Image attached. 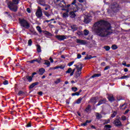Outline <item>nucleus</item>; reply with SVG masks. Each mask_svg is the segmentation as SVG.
<instances>
[{
    "label": "nucleus",
    "instance_id": "nucleus-4",
    "mask_svg": "<svg viewBox=\"0 0 130 130\" xmlns=\"http://www.w3.org/2000/svg\"><path fill=\"white\" fill-rule=\"evenodd\" d=\"M72 4H69L66 7V17H69V14L67 13H69V12H71V11L73 10V7H72Z\"/></svg>",
    "mask_w": 130,
    "mask_h": 130
},
{
    "label": "nucleus",
    "instance_id": "nucleus-46",
    "mask_svg": "<svg viewBox=\"0 0 130 130\" xmlns=\"http://www.w3.org/2000/svg\"><path fill=\"white\" fill-rule=\"evenodd\" d=\"M62 0H54V2L55 4H59V3H61Z\"/></svg>",
    "mask_w": 130,
    "mask_h": 130
},
{
    "label": "nucleus",
    "instance_id": "nucleus-15",
    "mask_svg": "<svg viewBox=\"0 0 130 130\" xmlns=\"http://www.w3.org/2000/svg\"><path fill=\"white\" fill-rule=\"evenodd\" d=\"M38 84H39L38 82H35L34 83H32L29 86L30 89H33V88H34L35 86H37Z\"/></svg>",
    "mask_w": 130,
    "mask_h": 130
},
{
    "label": "nucleus",
    "instance_id": "nucleus-6",
    "mask_svg": "<svg viewBox=\"0 0 130 130\" xmlns=\"http://www.w3.org/2000/svg\"><path fill=\"white\" fill-rule=\"evenodd\" d=\"M75 67H76V69L77 72H82V70L83 69V64L82 63H78V64H75Z\"/></svg>",
    "mask_w": 130,
    "mask_h": 130
},
{
    "label": "nucleus",
    "instance_id": "nucleus-64",
    "mask_svg": "<svg viewBox=\"0 0 130 130\" xmlns=\"http://www.w3.org/2000/svg\"><path fill=\"white\" fill-rule=\"evenodd\" d=\"M49 60L51 61V62H53V59H52V58L50 57L49 58Z\"/></svg>",
    "mask_w": 130,
    "mask_h": 130
},
{
    "label": "nucleus",
    "instance_id": "nucleus-21",
    "mask_svg": "<svg viewBox=\"0 0 130 130\" xmlns=\"http://www.w3.org/2000/svg\"><path fill=\"white\" fill-rule=\"evenodd\" d=\"M85 111H86V112H89V111H91V105H88L87 106L86 108Z\"/></svg>",
    "mask_w": 130,
    "mask_h": 130
},
{
    "label": "nucleus",
    "instance_id": "nucleus-10",
    "mask_svg": "<svg viewBox=\"0 0 130 130\" xmlns=\"http://www.w3.org/2000/svg\"><path fill=\"white\" fill-rule=\"evenodd\" d=\"M23 80L24 81H26V79L28 81V82H32V80H33V77L32 76H26V77H23Z\"/></svg>",
    "mask_w": 130,
    "mask_h": 130
},
{
    "label": "nucleus",
    "instance_id": "nucleus-55",
    "mask_svg": "<svg viewBox=\"0 0 130 130\" xmlns=\"http://www.w3.org/2000/svg\"><path fill=\"white\" fill-rule=\"evenodd\" d=\"M28 62H29V63H34L35 62V59L31 60V61H28Z\"/></svg>",
    "mask_w": 130,
    "mask_h": 130
},
{
    "label": "nucleus",
    "instance_id": "nucleus-14",
    "mask_svg": "<svg viewBox=\"0 0 130 130\" xmlns=\"http://www.w3.org/2000/svg\"><path fill=\"white\" fill-rule=\"evenodd\" d=\"M45 72V69H44V68H41L39 70V75H41V76H42V75L44 74Z\"/></svg>",
    "mask_w": 130,
    "mask_h": 130
},
{
    "label": "nucleus",
    "instance_id": "nucleus-61",
    "mask_svg": "<svg viewBox=\"0 0 130 130\" xmlns=\"http://www.w3.org/2000/svg\"><path fill=\"white\" fill-rule=\"evenodd\" d=\"M129 112V110L127 109L125 111L124 114H126L127 113H128V112Z\"/></svg>",
    "mask_w": 130,
    "mask_h": 130
},
{
    "label": "nucleus",
    "instance_id": "nucleus-35",
    "mask_svg": "<svg viewBox=\"0 0 130 130\" xmlns=\"http://www.w3.org/2000/svg\"><path fill=\"white\" fill-rule=\"evenodd\" d=\"M91 58H92V56L87 55L86 57H85L84 59H91Z\"/></svg>",
    "mask_w": 130,
    "mask_h": 130
},
{
    "label": "nucleus",
    "instance_id": "nucleus-45",
    "mask_svg": "<svg viewBox=\"0 0 130 130\" xmlns=\"http://www.w3.org/2000/svg\"><path fill=\"white\" fill-rule=\"evenodd\" d=\"M79 92H75V93H72V96H79Z\"/></svg>",
    "mask_w": 130,
    "mask_h": 130
},
{
    "label": "nucleus",
    "instance_id": "nucleus-60",
    "mask_svg": "<svg viewBox=\"0 0 130 130\" xmlns=\"http://www.w3.org/2000/svg\"><path fill=\"white\" fill-rule=\"evenodd\" d=\"M81 57H82V55L80 54H78L77 55V58H81Z\"/></svg>",
    "mask_w": 130,
    "mask_h": 130
},
{
    "label": "nucleus",
    "instance_id": "nucleus-27",
    "mask_svg": "<svg viewBox=\"0 0 130 130\" xmlns=\"http://www.w3.org/2000/svg\"><path fill=\"white\" fill-rule=\"evenodd\" d=\"M44 15H45L46 16V17H47V18H49V17H50V16H51V14H49V13H48L47 11H44Z\"/></svg>",
    "mask_w": 130,
    "mask_h": 130
},
{
    "label": "nucleus",
    "instance_id": "nucleus-26",
    "mask_svg": "<svg viewBox=\"0 0 130 130\" xmlns=\"http://www.w3.org/2000/svg\"><path fill=\"white\" fill-rule=\"evenodd\" d=\"M81 74H82V72H77V73L75 75V78H79V77H80V76H81Z\"/></svg>",
    "mask_w": 130,
    "mask_h": 130
},
{
    "label": "nucleus",
    "instance_id": "nucleus-31",
    "mask_svg": "<svg viewBox=\"0 0 130 130\" xmlns=\"http://www.w3.org/2000/svg\"><path fill=\"white\" fill-rule=\"evenodd\" d=\"M44 64H46L47 67H49L50 66V62L48 60H45L44 62Z\"/></svg>",
    "mask_w": 130,
    "mask_h": 130
},
{
    "label": "nucleus",
    "instance_id": "nucleus-44",
    "mask_svg": "<svg viewBox=\"0 0 130 130\" xmlns=\"http://www.w3.org/2000/svg\"><path fill=\"white\" fill-rule=\"evenodd\" d=\"M128 78H129V76H123L120 78V79H127Z\"/></svg>",
    "mask_w": 130,
    "mask_h": 130
},
{
    "label": "nucleus",
    "instance_id": "nucleus-34",
    "mask_svg": "<svg viewBox=\"0 0 130 130\" xmlns=\"http://www.w3.org/2000/svg\"><path fill=\"white\" fill-rule=\"evenodd\" d=\"M37 30H38V32H39L40 33H42V30H41V27L40 26H37Z\"/></svg>",
    "mask_w": 130,
    "mask_h": 130
},
{
    "label": "nucleus",
    "instance_id": "nucleus-11",
    "mask_svg": "<svg viewBox=\"0 0 130 130\" xmlns=\"http://www.w3.org/2000/svg\"><path fill=\"white\" fill-rule=\"evenodd\" d=\"M108 99L110 102H113V101L115 100L112 94H109L108 96Z\"/></svg>",
    "mask_w": 130,
    "mask_h": 130
},
{
    "label": "nucleus",
    "instance_id": "nucleus-32",
    "mask_svg": "<svg viewBox=\"0 0 130 130\" xmlns=\"http://www.w3.org/2000/svg\"><path fill=\"white\" fill-rule=\"evenodd\" d=\"M111 48L113 49V50H115L116 49H117L118 47L116 45H113L111 47Z\"/></svg>",
    "mask_w": 130,
    "mask_h": 130
},
{
    "label": "nucleus",
    "instance_id": "nucleus-62",
    "mask_svg": "<svg viewBox=\"0 0 130 130\" xmlns=\"http://www.w3.org/2000/svg\"><path fill=\"white\" fill-rule=\"evenodd\" d=\"M122 64L123 66H124V67H126V62H125V61H123Z\"/></svg>",
    "mask_w": 130,
    "mask_h": 130
},
{
    "label": "nucleus",
    "instance_id": "nucleus-1",
    "mask_svg": "<svg viewBox=\"0 0 130 130\" xmlns=\"http://www.w3.org/2000/svg\"><path fill=\"white\" fill-rule=\"evenodd\" d=\"M111 24L107 21L101 20L95 22L93 25L94 32L102 38H104L111 35L113 33Z\"/></svg>",
    "mask_w": 130,
    "mask_h": 130
},
{
    "label": "nucleus",
    "instance_id": "nucleus-12",
    "mask_svg": "<svg viewBox=\"0 0 130 130\" xmlns=\"http://www.w3.org/2000/svg\"><path fill=\"white\" fill-rule=\"evenodd\" d=\"M56 38L58 39V40H60V41L64 40V39H66V37L64 36H58L57 35L55 36Z\"/></svg>",
    "mask_w": 130,
    "mask_h": 130
},
{
    "label": "nucleus",
    "instance_id": "nucleus-63",
    "mask_svg": "<svg viewBox=\"0 0 130 130\" xmlns=\"http://www.w3.org/2000/svg\"><path fill=\"white\" fill-rule=\"evenodd\" d=\"M41 6H43V7H47L48 6V5L47 4H41Z\"/></svg>",
    "mask_w": 130,
    "mask_h": 130
},
{
    "label": "nucleus",
    "instance_id": "nucleus-56",
    "mask_svg": "<svg viewBox=\"0 0 130 130\" xmlns=\"http://www.w3.org/2000/svg\"><path fill=\"white\" fill-rule=\"evenodd\" d=\"M109 69H110V67H109V66H106L105 68V69H104V70L105 71H107V70H109Z\"/></svg>",
    "mask_w": 130,
    "mask_h": 130
},
{
    "label": "nucleus",
    "instance_id": "nucleus-50",
    "mask_svg": "<svg viewBox=\"0 0 130 130\" xmlns=\"http://www.w3.org/2000/svg\"><path fill=\"white\" fill-rule=\"evenodd\" d=\"M75 62V61H71L70 62H69L68 64V66H69V67H71V66H73V64Z\"/></svg>",
    "mask_w": 130,
    "mask_h": 130
},
{
    "label": "nucleus",
    "instance_id": "nucleus-30",
    "mask_svg": "<svg viewBox=\"0 0 130 130\" xmlns=\"http://www.w3.org/2000/svg\"><path fill=\"white\" fill-rule=\"evenodd\" d=\"M117 114V112L116 111H114L113 112V113L111 114V117H112V118H113V117H115V116Z\"/></svg>",
    "mask_w": 130,
    "mask_h": 130
},
{
    "label": "nucleus",
    "instance_id": "nucleus-23",
    "mask_svg": "<svg viewBox=\"0 0 130 130\" xmlns=\"http://www.w3.org/2000/svg\"><path fill=\"white\" fill-rule=\"evenodd\" d=\"M95 115L98 119H100V118H102V115L99 114V113H96Z\"/></svg>",
    "mask_w": 130,
    "mask_h": 130
},
{
    "label": "nucleus",
    "instance_id": "nucleus-9",
    "mask_svg": "<svg viewBox=\"0 0 130 130\" xmlns=\"http://www.w3.org/2000/svg\"><path fill=\"white\" fill-rule=\"evenodd\" d=\"M105 103H106V99H104L99 101L98 104H96V106H99L100 105H101L102 104H105Z\"/></svg>",
    "mask_w": 130,
    "mask_h": 130
},
{
    "label": "nucleus",
    "instance_id": "nucleus-38",
    "mask_svg": "<svg viewBox=\"0 0 130 130\" xmlns=\"http://www.w3.org/2000/svg\"><path fill=\"white\" fill-rule=\"evenodd\" d=\"M35 61H37L38 63H40L41 62V58L35 59Z\"/></svg>",
    "mask_w": 130,
    "mask_h": 130
},
{
    "label": "nucleus",
    "instance_id": "nucleus-3",
    "mask_svg": "<svg viewBox=\"0 0 130 130\" xmlns=\"http://www.w3.org/2000/svg\"><path fill=\"white\" fill-rule=\"evenodd\" d=\"M8 6L9 9L13 12H17L18 11V6H17V5L13 3V2H9Z\"/></svg>",
    "mask_w": 130,
    "mask_h": 130
},
{
    "label": "nucleus",
    "instance_id": "nucleus-7",
    "mask_svg": "<svg viewBox=\"0 0 130 130\" xmlns=\"http://www.w3.org/2000/svg\"><path fill=\"white\" fill-rule=\"evenodd\" d=\"M114 124L116 126H117V127H119L122 125L121 122H120V120H119L118 119H116L114 120Z\"/></svg>",
    "mask_w": 130,
    "mask_h": 130
},
{
    "label": "nucleus",
    "instance_id": "nucleus-41",
    "mask_svg": "<svg viewBox=\"0 0 130 130\" xmlns=\"http://www.w3.org/2000/svg\"><path fill=\"white\" fill-rule=\"evenodd\" d=\"M72 71H73V70L72 69V68H69L68 71L66 72V73L67 74H71V73H72Z\"/></svg>",
    "mask_w": 130,
    "mask_h": 130
},
{
    "label": "nucleus",
    "instance_id": "nucleus-28",
    "mask_svg": "<svg viewBox=\"0 0 130 130\" xmlns=\"http://www.w3.org/2000/svg\"><path fill=\"white\" fill-rule=\"evenodd\" d=\"M103 48L106 50V51H109V50H110V47L109 46H104L103 47Z\"/></svg>",
    "mask_w": 130,
    "mask_h": 130
},
{
    "label": "nucleus",
    "instance_id": "nucleus-20",
    "mask_svg": "<svg viewBox=\"0 0 130 130\" xmlns=\"http://www.w3.org/2000/svg\"><path fill=\"white\" fill-rule=\"evenodd\" d=\"M96 77H101V74H95L90 77V79L96 78Z\"/></svg>",
    "mask_w": 130,
    "mask_h": 130
},
{
    "label": "nucleus",
    "instance_id": "nucleus-51",
    "mask_svg": "<svg viewBox=\"0 0 130 130\" xmlns=\"http://www.w3.org/2000/svg\"><path fill=\"white\" fill-rule=\"evenodd\" d=\"M4 85H8L9 84V81H8V80H5L4 82H3Z\"/></svg>",
    "mask_w": 130,
    "mask_h": 130
},
{
    "label": "nucleus",
    "instance_id": "nucleus-16",
    "mask_svg": "<svg viewBox=\"0 0 130 130\" xmlns=\"http://www.w3.org/2000/svg\"><path fill=\"white\" fill-rule=\"evenodd\" d=\"M69 16L71 18H75L76 17V14L73 11H71L69 13Z\"/></svg>",
    "mask_w": 130,
    "mask_h": 130
},
{
    "label": "nucleus",
    "instance_id": "nucleus-58",
    "mask_svg": "<svg viewBox=\"0 0 130 130\" xmlns=\"http://www.w3.org/2000/svg\"><path fill=\"white\" fill-rule=\"evenodd\" d=\"M57 69H59V66H56L52 68V70H56Z\"/></svg>",
    "mask_w": 130,
    "mask_h": 130
},
{
    "label": "nucleus",
    "instance_id": "nucleus-59",
    "mask_svg": "<svg viewBox=\"0 0 130 130\" xmlns=\"http://www.w3.org/2000/svg\"><path fill=\"white\" fill-rule=\"evenodd\" d=\"M26 11L27 13H31V10H30V8H27Z\"/></svg>",
    "mask_w": 130,
    "mask_h": 130
},
{
    "label": "nucleus",
    "instance_id": "nucleus-54",
    "mask_svg": "<svg viewBox=\"0 0 130 130\" xmlns=\"http://www.w3.org/2000/svg\"><path fill=\"white\" fill-rule=\"evenodd\" d=\"M50 9V6L49 5H48L46 8H45V10L46 11H47V10Z\"/></svg>",
    "mask_w": 130,
    "mask_h": 130
},
{
    "label": "nucleus",
    "instance_id": "nucleus-33",
    "mask_svg": "<svg viewBox=\"0 0 130 130\" xmlns=\"http://www.w3.org/2000/svg\"><path fill=\"white\" fill-rule=\"evenodd\" d=\"M84 35H85V36H87V35H88V34H89V30H87V29H85L83 31Z\"/></svg>",
    "mask_w": 130,
    "mask_h": 130
},
{
    "label": "nucleus",
    "instance_id": "nucleus-52",
    "mask_svg": "<svg viewBox=\"0 0 130 130\" xmlns=\"http://www.w3.org/2000/svg\"><path fill=\"white\" fill-rule=\"evenodd\" d=\"M75 71H76V69H73L72 72L70 74V76H73L74 75V73H75Z\"/></svg>",
    "mask_w": 130,
    "mask_h": 130
},
{
    "label": "nucleus",
    "instance_id": "nucleus-39",
    "mask_svg": "<svg viewBox=\"0 0 130 130\" xmlns=\"http://www.w3.org/2000/svg\"><path fill=\"white\" fill-rule=\"evenodd\" d=\"M13 4H14L15 5H18L19 4V0H12Z\"/></svg>",
    "mask_w": 130,
    "mask_h": 130
},
{
    "label": "nucleus",
    "instance_id": "nucleus-8",
    "mask_svg": "<svg viewBox=\"0 0 130 130\" xmlns=\"http://www.w3.org/2000/svg\"><path fill=\"white\" fill-rule=\"evenodd\" d=\"M77 43H79L80 44H82L83 45H85V44H87V42L84 40H76Z\"/></svg>",
    "mask_w": 130,
    "mask_h": 130
},
{
    "label": "nucleus",
    "instance_id": "nucleus-19",
    "mask_svg": "<svg viewBox=\"0 0 130 130\" xmlns=\"http://www.w3.org/2000/svg\"><path fill=\"white\" fill-rule=\"evenodd\" d=\"M127 105L126 103H124L122 106H120V109L121 110H124L126 108Z\"/></svg>",
    "mask_w": 130,
    "mask_h": 130
},
{
    "label": "nucleus",
    "instance_id": "nucleus-47",
    "mask_svg": "<svg viewBox=\"0 0 130 130\" xmlns=\"http://www.w3.org/2000/svg\"><path fill=\"white\" fill-rule=\"evenodd\" d=\"M65 67L66 66L64 65H60V66H59V69H60L61 70H63Z\"/></svg>",
    "mask_w": 130,
    "mask_h": 130
},
{
    "label": "nucleus",
    "instance_id": "nucleus-57",
    "mask_svg": "<svg viewBox=\"0 0 130 130\" xmlns=\"http://www.w3.org/2000/svg\"><path fill=\"white\" fill-rule=\"evenodd\" d=\"M76 1L77 0H74V1L71 3V5H76V3H77Z\"/></svg>",
    "mask_w": 130,
    "mask_h": 130
},
{
    "label": "nucleus",
    "instance_id": "nucleus-24",
    "mask_svg": "<svg viewBox=\"0 0 130 130\" xmlns=\"http://www.w3.org/2000/svg\"><path fill=\"white\" fill-rule=\"evenodd\" d=\"M42 32L45 35H48V36H51L52 35L50 32H48L47 31L43 30Z\"/></svg>",
    "mask_w": 130,
    "mask_h": 130
},
{
    "label": "nucleus",
    "instance_id": "nucleus-49",
    "mask_svg": "<svg viewBox=\"0 0 130 130\" xmlns=\"http://www.w3.org/2000/svg\"><path fill=\"white\" fill-rule=\"evenodd\" d=\"M23 94H24V92L22 91H19L18 93L17 94V95L18 96H21V95H23Z\"/></svg>",
    "mask_w": 130,
    "mask_h": 130
},
{
    "label": "nucleus",
    "instance_id": "nucleus-18",
    "mask_svg": "<svg viewBox=\"0 0 130 130\" xmlns=\"http://www.w3.org/2000/svg\"><path fill=\"white\" fill-rule=\"evenodd\" d=\"M96 99H98V98H92L90 100V102L91 103H96L97 102Z\"/></svg>",
    "mask_w": 130,
    "mask_h": 130
},
{
    "label": "nucleus",
    "instance_id": "nucleus-5",
    "mask_svg": "<svg viewBox=\"0 0 130 130\" xmlns=\"http://www.w3.org/2000/svg\"><path fill=\"white\" fill-rule=\"evenodd\" d=\"M36 16L38 18H40L42 17V10H41V9L40 8H39L36 12Z\"/></svg>",
    "mask_w": 130,
    "mask_h": 130
},
{
    "label": "nucleus",
    "instance_id": "nucleus-42",
    "mask_svg": "<svg viewBox=\"0 0 130 130\" xmlns=\"http://www.w3.org/2000/svg\"><path fill=\"white\" fill-rule=\"evenodd\" d=\"M81 101H82V98H79L77 100L76 103H77V104H80V103H81Z\"/></svg>",
    "mask_w": 130,
    "mask_h": 130
},
{
    "label": "nucleus",
    "instance_id": "nucleus-36",
    "mask_svg": "<svg viewBox=\"0 0 130 130\" xmlns=\"http://www.w3.org/2000/svg\"><path fill=\"white\" fill-rule=\"evenodd\" d=\"M105 122L104 124H107L110 123V119H108V120H104Z\"/></svg>",
    "mask_w": 130,
    "mask_h": 130
},
{
    "label": "nucleus",
    "instance_id": "nucleus-40",
    "mask_svg": "<svg viewBox=\"0 0 130 130\" xmlns=\"http://www.w3.org/2000/svg\"><path fill=\"white\" fill-rule=\"evenodd\" d=\"M32 40L31 39L29 40L28 41V45H29V46H31V45H32Z\"/></svg>",
    "mask_w": 130,
    "mask_h": 130
},
{
    "label": "nucleus",
    "instance_id": "nucleus-17",
    "mask_svg": "<svg viewBox=\"0 0 130 130\" xmlns=\"http://www.w3.org/2000/svg\"><path fill=\"white\" fill-rule=\"evenodd\" d=\"M111 8L114 9V8H119V5L117 3H115L112 5Z\"/></svg>",
    "mask_w": 130,
    "mask_h": 130
},
{
    "label": "nucleus",
    "instance_id": "nucleus-29",
    "mask_svg": "<svg viewBox=\"0 0 130 130\" xmlns=\"http://www.w3.org/2000/svg\"><path fill=\"white\" fill-rule=\"evenodd\" d=\"M37 50L38 52H41V47H40V45H38L37 46Z\"/></svg>",
    "mask_w": 130,
    "mask_h": 130
},
{
    "label": "nucleus",
    "instance_id": "nucleus-48",
    "mask_svg": "<svg viewBox=\"0 0 130 130\" xmlns=\"http://www.w3.org/2000/svg\"><path fill=\"white\" fill-rule=\"evenodd\" d=\"M60 82V79H58L56 81H55V84H59Z\"/></svg>",
    "mask_w": 130,
    "mask_h": 130
},
{
    "label": "nucleus",
    "instance_id": "nucleus-53",
    "mask_svg": "<svg viewBox=\"0 0 130 130\" xmlns=\"http://www.w3.org/2000/svg\"><path fill=\"white\" fill-rule=\"evenodd\" d=\"M122 120H126V117L125 116H122L121 117Z\"/></svg>",
    "mask_w": 130,
    "mask_h": 130
},
{
    "label": "nucleus",
    "instance_id": "nucleus-43",
    "mask_svg": "<svg viewBox=\"0 0 130 130\" xmlns=\"http://www.w3.org/2000/svg\"><path fill=\"white\" fill-rule=\"evenodd\" d=\"M72 91H73V92H77V91H78V88H77V87H72Z\"/></svg>",
    "mask_w": 130,
    "mask_h": 130
},
{
    "label": "nucleus",
    "instance_id": "nucleus-13",
    "mask_svg": "<svg viewBox=\"0 0 130 130\" xmlns=\"http://www.w3.org/2000/svg\"><path fill=\"white\" fill-rule=\"evenodd\" d=\"M84 22L85 23V24H88L91 22V19H90V17H86L84 18Z\"/></svg>",
    "mask_w": 130,
    "mask_h": 130
},
{
    "label": "nucleus",
    "instance_id": "nucleus-25",
    "mask_svg": "<svg viewBox=\"0 0 130 130\" xmlns=\"http://www.w3.org/2000/svg\"><path fill=\"white\" fill-rule=\"evenodd\" d=\"M71 28L72 30H73V31H76V30L78 29V28L77 27V25H73L71 26Z\"/></svg>",
    "mask_w": 130,
    "mask_h": 130
},
{
    "label": "nucleus",
    "instance_id": "nucleus-2",
    "mask_svg": "<svg viewBox=\"0 0 130 130\" xmlns=\"http://www.w3.org/2000/svg\"><path fill=\"white\" fill-rule=\"evenodd\" d=\"M19 23L21 27H23L25 29H29V28H30V24H29V22L24 19L19 18Z\"/></svg>",
    "mask_w": 130,
    "mask_h": 130
},
{
    "label": "nucleus",
    "instance_id": "nucleus-22",
    "mask_svg": "<svg viewBox=\"0 0 130 130\" xmlns=\"http://www.w3.org/2000/svg\"><path fill=\"white\" fill-rule=\"evenodd\" d=\"M90 122H91V121H89V120H86V121H85V123H81V125L82 126H86V125H87V123H90Z\"/></svg>",
    "mask_w": 130,
    "mask_h": 130
},
{
    "label": "nucleus",
    "instance_id": "nucleus-37",
    "mask_svg": "<svg viewBox=\"0 0 130 130\" xmlns=\"http://www.w3.org/2000/svg\"><path fill=\"white\" fill-rule=\"evenodd\" d=\"M58 25H60V26H61V27L62 28V29H63L64 28V24H62V23L59 22L58 23Z\"/></svg>",
    "mask_w": 130,
    "mask_h": 130
}]
</instances>
